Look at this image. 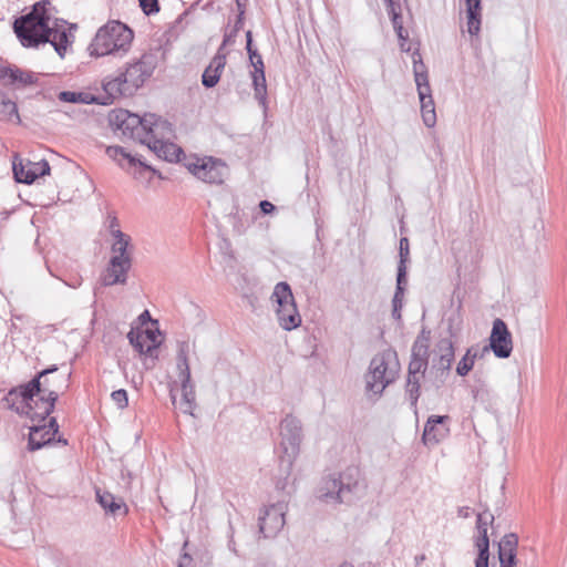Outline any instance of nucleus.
Instances as JSON below:
<instances>
[{"label": "nucleus", "mask_w": 567, "mask_h": 567, "mask_svg": "<svg viewBox=\"0 0 567 567\" xmlns=\"http://www.w3.org/2000/svg\"><path fill=\"white\" fill-rule=\"evenodd\" d=\"M492 350L495 357L506 359L511 355L513 350L512 334L506 323L497 318L493 321L492 332L489 336V347H484L482 354Z\"/></svg>", "instance_id": "2eb2a0df"}, {"label": "nucleus", "mask_w": 567, "mask_h": 567, "mask_svg": "<svg viewBox=\"0 0 567 567\" xmlns=\"http://www.w3.org/2000/svg\"><path fill=\"white\" fill-rule=\"evenodd\" d=\"M287 505L282 502L271 504L259 516V532L265 538L275 537L285 526Z\"/></svg>", "instance_id": "dca6fc26"}, {"label": "nucleus", "mask_w": 567, "mask_h": 567, "mask_svg": "<svg viewBox=\"0 0 567 567\" xmlns=\"http://www.w3.org/2000/svg\"><path fill=\"white\" fill-rule=\"evenodd\" d=\"M413 73L414 80L417 89L419 96H423V94L429 95L431 92V86L429 83L427 70L425 64L422 61L421 54L419 51L413 53Z\"/></svg>", "instance_id": "393cba45"}, {"label": "nucleus", "mask_w": 567, "mask_h": 567, "mask_svg": "<svg viewBox=\"0 0 567 567\" xmlns=\"http://www.w3.org/2000/svg\"><path fill=\"white\" fill-rule=\"evenodd\" d=\"M392 353H379L370 362L365 374V390L373 395H381L384 389L394 381L395 375L389 370V360Z\"/></svg>", "instance_id": "9b49d317"}, {"label": "nucleus", "mask_w": 567, "mask_h": 567, "mask_svg": "<svg viewBox=\"0 0 567 567\" xmlns=\"http://www.w3.org/2000/svg\"><path fill=\"white\" fill-rule=\"evenodd\" d=\"M44 392H48V395L40 394L35 400H23L21 399L20 405L16 406L14 400L16 396L11 398L8 402L9 406L16 412L20 414H27L32 421H44L54 410L55 402L58 400V392L55 389H50V385L47 383L44 385Z\"/></svg>", "instance_id": "1a4fd4ad"}, {"label": "nucleus", "mask_w": 567, "mask_h": 567, "mask_svg": "<svg viewBox=\"0 0 567 567\" xmlns=\"http://www.w3.org/2000/svg\"><path fill=\"white\" fill-rule=\"evenodd\" d=\"M360 472L350 466L338 474L324 476L318 488V497L326 502L351 503L359 487Z\"/></svg>", "instance_id": "39448f33"}, {"label": "nucleus", "mask_w": 567, "mask_h": 567, "mask_svg": "<svg viewBox=\"0 0 567 567\" xmlns=\"http://www.w3.org/2000/svg\"><path fill=\"white\" fill-rule=\"evenodd\" d=\"M189 344L187 341L178 342L177 371L182 384L181 409L186 414H193L195 408V390L190 379L188 363Z\"/></svg>", "instance_id": "f8f14e48"}, {"label": "nucleus", "mask_w": 567, "mask_h": 567, "mask_svg": "<svg viewBox=\"0 0 567 567\" xmlns=\"http://www.w3.org/2000/svg\"><path fill=\"white\" fill-rule=\"evenodd\" d=\"M518 546V537L514 533L506 534L498 543V553H516Z\"/></svg>", "instance_id": "58836bf2"}, {"label": "nucleus", "mask_w": 567, "mask_h": 567, "mask_svg": "<svg viewBox=\"0 0 567 567\" xmlns=\"http://www.w3.org/2000/svg\"><path fill=\"white\" fill-rule=\"evenodd\" d=\"M58 99L66 103L97 104L99 96L89 92L61 91Z\"/></svg>", "instance_id": "473e14b6"}, {"label": "nucleus", "mask_w": 567, "mask_h": 567, "mask_svg": "<svg viewBox=\"0 0 567 567\" xmlns=\"http://www.w3.org/2000/svg\"><path fill=\"white\" fill-rule=\"evenodd\" d=\"M424 559H425V556H424V555H421V556H416V557H415L416 563L423 561Z\"/></svg>", "instance_id": "338daca9"}, {"label": "nucleus", "mask_w": 567, "mask_h": 567, "mask_svg": "<svg viewBox=\"0 0 567 567\" xmlns=\"http://www.w3.org/2000/svg\"><path fill=\"white\" fill-rule=\"evenodd\" d=\"M192 560L190 556L185 554L182 560L178 564V567H186V565Z\"/></svg>", "instance_id": "13d9d810"}, {"label": "nucleus", "mask_w": 567, "mask_h": 567, "mask_svg": "<svg viewBox=\"0 0 567 567\" xmlns=\"http://www.w3.org/2000/svg\"><path fill=\"white\" fill-rule=\"evenodd\" d=\"M155 68L156 55L153 53H144L138 60L130 63L122 74L130 85L128 87L134 92L152 76Z\"/></svg>", "instance_id": "4468645a"}, {"label": "nucleus", "mask_w": 567, "mask_h": 567, "mask_svg": "<svg viewBox=\"0 0 567 567\" xmlns=\"http://www.w3.org/2000/svg\"><path fill=\"white\" fill-rule=\"evenodd\" d=\"M386 11L391 18V22H392V25H393V29H400L401 27H403V21H402V14H401V6L400 3L393 6V7H389L386 8Z\"/></svg>", "instance_id": "a19ab883"}, {"label": "nucleus", "mask_w": 567, "mask_h": 567, "mask_svg": "<svg viewBox=\"0 0 567 567\" xmlns=\"http://www.w3.org/2000/svg\"><path fill=\"white\" fill-rule=\"evenodd\" d=\"M399 264L396 275L400 277H406V262L410 258V244L406 237H402L399 244Z\"/></svg>", "instance_id": "e433bc0d"}, {"label": "nucleus", "mask_w": 567, "mask_h": 567, "mask_svg": "<svg viewBox=\"0 0 567 567\" xmlns=\"http://www.w3.org/2000/svg\"><path fill=\"white\" fill-rule=\"evenodd\" d=\"M56 371L58 365L53 364L40 371L28 383L22 384L19 388L11 389L6 398L7 402H9L10 399L13 396L30 401L35 395H48V392H44L43 390L47 383L50 385V389H55L58 393L61 389H66L69 386V379L71 377V372H69L68 374L55 375L52 379L48 378L49 374H52Z\"/></svg>", "instance_id": "0eeeda50"}, {"label": "nucleus", "mask_w": 567, "mask_h": 567, "mask_svg": "<svg viewBox=\"0 0 567 567\" xmlns=\"http://www.w3.org/2000/svg\"><path fill=\"white\" fill-rule=\"evenodd\" d=\"M49 0H42L33 4L32 10L16 19L13 30L23 47L37 48L39 44L48 43L50 37Z\"/></svg>", "instance_id": "f03ea898"}, {"label": "nucleus", "mask_w": 567, "mask_h": 567, "mask_svg": "<svg viewBox=\"0 0 567 567\" xmlns=\"http://www.w3.org/2000/svg\"><path fill=\"white\" fill-rule=\"evenodd\" d=\"M243 25H244V17L237 16V19L235 21L233 30H235V32H239V30L243 28Z\"/></svg>", "instance_id": "6e6d98bb"}, {"label": "nucleus", "mask_w": 567, "mask_h": 567, "mask_svg": "<svg viewBox=\"0 0 567 567\" xmlns=\"http://www.w3.org/2000/svg\"><path fill=\"white\" fill-rule=\"evenodd\" d=\"M259 207L264 214H270L276 209L275 205L269 200H261Z\"/></svg>", "instance_id": "603ef678"}, {"label": "nucleus", "mask_w": 567, "mask_h": 567, "mask_svg": "<svg viewBox=\"0 0 567 567\" xmlns=\"http://www.w3.org/2000/svg\"><path fill=\"white\" fill-rule=\"evenodd\" d=\"M59 442L66 444V440L59 439Z\"/></svg>", "instance_id": "774afa93"}, {"label": "nucleus", "mask_w": 567, "mask_h": 567, "mask_svg": "<svg viewBox=\"0 0 567 567\" xmlns=\"http://www.w3.org/2000/svg\"><path fill=\"white\" fill-rule=\"evenodd\" d=\"M339 567H354L353 564L349 561H343Z\"/></svg>", "instance_id": "69168bd1"}, {"label": "nucleus", "mask_w": 567, "mask_h": 567, "mask_svg": "<svg viewBox=\"0 0 567 567\" xmlns=\"http://www.w3.org/2000/svg\"><path fill=\"white\" fill-rule=\"evenodd\" d=\"M225 64L226 55L217 51L216 55L212 59L210 63L202 75V83L205 87L212 89L218 83Z\"/></svg>", "instance_id": "b1692460"}, {"label": "nucleus", "mask_w": 567, "mask_h": 567, "mask_svg": "<svg viewBox=\"0 0 567 567\" xmlns=\"http://www.w3.org/2000/svg\"><path fill=\"white\" fill-rule=\"evenodd\" d=\"M0 81H2L3 84L19 83L27 86L34 84L37 82V78L34 73L21 70L17 66H2L0 68Z\"/></svg>", "instance_id": "5701e85b"}, {"label": "nucleus", "mask_w": 567, "mask_h": 567, "mask_svg": "<svg viewBox=\"0 0 567 567\" xmlns=\"http://www.w3.org/2000/svg\"><path fill=\"white\" fill-rule=\"evenodd\" d=\"M475 547L477 548V550H481V549L484 550V549H488L489 548L488 535L485 533L484 529L481 533V535L477 536V538L475 540Z\"/></svg>", "instance_id": "49530a36"}, {"label": "nucleus", "mask_w": 567, "mask_h": 567, "mask_svg": "<svg viewBox=\"0 0 567 567\" xmlns=\"http://www.w3.org/2000/svg\"><path fill=\"white\" fill-rule=\"evenodd\" d=\"M449 421V415H431L424 425L423 443L425 445H435L445 439L450 432L446 424Z\"/></svg>", "instance_id": "6ab92c4d"}, {"label": "nucleus", "mask_w": 567, "mask_h": 567, "mask_svg": "<svg viewBox=\"0 0 567 567\" xmlns=\"http://www.w3.org/2000/svg\"><path fill=\"white\" fill-rule=\"evenodd\" d=\"M127 339L130 343L141 354L148 353L152 354V351L157 348V344H147V339H150L148 334H144L143 332H135L131 330L127 333Z\"/></svg>", "instance_id": "f704fd0d"}, {"label": "nucleus", "mask_w": 567, "mask_h": 567, "mask_svg": "<svg viewBox=\"0 0 567 567\" xmlns=\"http://www.w3.org/2000/svg\"><path fill=\"white\" fill-rule=\"evenodd\" d=\"M454 358L455 353L452 340L449 338L439 340L433 350L432 365L430 369L432 385L436 390L443 386L450 375Z\"/></svg>", "instance_id": "9d476101"}, {"label": "nucleus", "mask_w": 567, "mask_h": 567, "mask_svg": "<svg viewBox=\"0 0 567 567\" xmlns=\"http://www.w3.org/2000/svg\"><path fill=\"white\" fill-rule=\"evenodd\" d=\"M140 319H141V320L150 319V312H148L147 310H145V311L140 316Z\"/></svg>", "instance_id": "e2e57ef3"}, {"label": "nucleus", "mask_w": 567, "mask_h": 567, "mask_svg": "<svg viewBox=\"0 0 567 567\" xmlns=\"http://www.w3.org/2000/svg\"><path fill=\"white\" fill-rule=\"evenodd\" d=\"M246 50L254 69H257L259 64H264L261 55L252 48V33L250 30L246 32Z\"/></svg>", "instance_id": "ea45409f"}, {"label": "nucleus", "mask_w": 567, "mask_h": 567, "mask_svg": "<svg viewBox=\"0 0 567 567\" xmlns=\"http://www.w3.org/2000/svg\"><path fill=\"white\" fill-rule=\"evenodd\" d=\"M238 32H235V30L226 31L224 34L223 43L220 48L218 49L219 53L221 52L223 48L229 44H233L235 42V38L237 37Z\"/></svg>", "instance_id": "de8ad7c7"}, {"label": "nucleus", "mask_w": 567, "mask_h": 567, "mask_svg": "<svg viewBox=\"0 0 567 567\" xmlns=\"http://www.w3.org/2000/svg\"><path fill=\"white\" fill-rule=\"evenodd\" d=\"M53 439V435L48 433V429L45 426H31L29 433L28 447L30 451L40 450L47 444H50Z\"/></svg>", "instance_id": "c756f323"}, {"label": "nucleus", "mask_w": 567, "mask_h": 567, "mask_svg": "<svg viewBox=\"0 0 567 567\" xmlns=\"http://www.w3.org/2000/svg\"><path fill=\"white\" fill-rule=\"evenodd\" d=\"M499 567H516L517 554L516 553H498Z\"/></svg>", "instance_id": "37998d69"}, {"label": "nucleus", "mask_w": 567, "mask_h": 567, "mask_svg": "<svg viewBox=\"0 0 567 567\" xmlns=\"http://www.w3.org/2000/svg\"><path fill=\"white\" fill-rule=\"evenodd\" d=\"M140 7L146 16L157 13L159 11L158 0H138Z\"/></svg>", "instance_id": "c03bdc74"}, {"label": "nucleus", "mask_w": 567, "mask_h": 567, "mask_svg": "<svg viewBox=\"0 0 567 567\" xmlns=\"http://www.w3.org/2000/svg\"><path fill=\"white\" fill-rule=\"evenodd\" d=\"M173 134V126L169 123V131L165 130L164 136L152 137V143H150L148 148L153 151L159 158H163L169 163H175L181 161V156L184 155V151L182 147L177 146L174 143L165 142L164 140H168Z\"/></svg>", "instance_id": "a211bd4d"}, {"label": "nucleus", "mask_w": 567, "mask_h": 567, "mask_svg": "<svg viewBox=\"0 0 567 567\" xmlns=\"http://www.w3.org/2000/svg\"><path fill=\"white\" fill-rule=\"evenodd\" d=\"M467 13V31L475 35L481 29V0H465Z\"/></svg>", "instance_id": "7c9ffc66"}, {"label": "nucleus", "mask_w": 567, "mask_h": 567, "mask_svg": "<svg viewBox=\"0 0 567 567\" xmlns=\"http://www.w3.org/2000/svg\"><path fill=\"white\" fill-rule=\"evenodd\" d=\"M251 80L255 91V97L256 100H258L259 104L265 107L267 102V83L264 64H259L257 69H254V71H251Z\"/></svg>", "instance_id": "cd10ccee"}, {"label": "nucleus", "mask_w": 567, "mask_h": 567, "mask_svg": "<svg viewBox=\"0 0 567 567\" xmlns=\"http://www.w3.org/2000/svg\"><path fill=\"white\" fill-rule=\"evenodd\" d=\"M399 40L401 41V49L403 51H405V48H404V43L408 41L409 39V32L404 29V27H401L400 29H395L394 30ZM406 51H409V49H406Z\"/></svg>", "instance_id": "8fccbe9b"}, {"label": "nucleus", "mask_w": 567, "mask_h": 567, "mask_svg": "<svg viewBox=\"0 0 567 567\" xmlns=\"http://www.w3.org/2000/svg\"><path fill=\"white\" fill-rule=\"evenodd\" d=\"M406 285V277H400L396 275V287L392 299V317L394 319H401V309L403 306V297Z\"/></svg>", "instance_id": "c9c22d12"}, {"label": "nucleus", "mask_w": 567, "mask_h": 567, "mask_svg": "<svg viewBox=\"0 0 567 567\" xmlns=\"http://www.w3.org/2000/svg\"><path fill=\"white\" fill-rule=\"evenodd\" d=\"M228 547L234 551L236 553V549H235V543L233 539L229 540V544H228Z\"/></svg>", "instance_id": "0e129e2a"}, {"label": "nucleus", "mask_w": 567, "mask_h": 567, "mask_svg": "<svg viewBox=\"0 0 567 567\" xmlns=\"http://www.w3.org/2000/svg\"><path fill=\"white\" fill-rule=\"evenodd\" d=\"M42 426H45L48 429V433L51 435H55L59 431V425L55 417H51L48 422V424H43Z\"/></svg>", "instance_id": "3c124183"}, {"label": "nucleus", "mask_w": 567, "mask_h": 567, "mask_svg": "<svg viewBox=\"0 0 567 567\" xmlns=\"http://www.w3.org/2000/svg\"><path fill=\"white\" fill-rule=\"evenodd\" d=\"M110 124L114 130L121 131L123 136L145 145L152 143V137L164 136L165 130L169 131V122L156 114L140 116L123 109L110 114Z\"/></svg>", "instance_id": "f257e3e1"}, {"label": "nucleus", "mask_w": 567, "mask_h": 567, "mask_svg": "<svg viewBox=\"0 0 567 567\" xmlns=\"http://www.w3.org/2000/svg\"><path fill=\"white\" fill-rule=\"evenodd\" d=\"M493 522H494V515L489 514L488 519H484L483 515L478 514L477 522H476V528H477L478 535H481L483 529L487 534V525L492 524Z\"/></svg>", "instance_id": "a18cd8bd"}, {"label": "nucleus", "mask_w": 567, "mask_h": 567, "mask_svg": "<svg viewBox=\"0 0 567 567\" xmlns=\"http://www.w3.org/2000/svg\"><path fill=\"white\" fill-rule=\"evenodd\" d=\"M113 243L111 245L112 256L102 274V285L105 287L125 285L127 274L132 267V239L121 229L112 228Z\"/></svg>", "instance_id": "7ed1b4c3"}, {"label": "nucleus", "mask_w": 567, "mask_h": 567, "mask_svg": "<svg viewBox=\"0 0 567 567\" xmlns=\"http://www.w3.org/2000/svg\"><path fill=\"white\" fill-rule=\"evenodd\" d=\"M247 2H248V1H239V2H236L237 10H238V14H237V16L244 17V14H245V10H246V6H247Z\"/></svg>", "instance_id": "5fc2aeb1"}, {"label": "nucleus", "mask_w": 567, "mask_h": 567, "mask_svg": "<svg viewBox=\"0 0 567 567\" xmlns=\"http://www.w3.org/2000/svg\"><path fill=\"white\" fill-rule=\"evenodd\" d=\"M186 166L194 176L209 184H221L228 174L227 165L213 157L197 158Z\"/></svg>", "instance_id": "ddd939ff"}, {"label": "nucleus", "mask_w": 567, "mask_h": 567, "mask_svg": "<svg viewBox=\"0 0 567 567\" xmlns=\"http://www.w3.org/2000/svg\"><path fill=\"white\" fill-rule=\"evenodd\" d=\"M106 154L109 157H111L113 161L117 162V164L125 169H130L131 167L140 166L143 169L152 171L153 173H156V171L145 164L143 161L136 158L131 153H127L125 148L122 146H107L106 147Z\"/></svg>", "instance_id": "4be33fe9"}, {"label": "nucleus", "mask_w": 567, "mask_h": 567, "mask_svg": "<svg viewBox=\"0 0 567 567\" xmlns=\"http://www.w3.org/2000/svg\"><path fill=\"white\" fill-rule=\"evenodd\" d=\"M478 357V351L474 348L467 349L465 355L460 360L456 365V373L460 377H465L473 369L474 361Z\"/></svg>", "instance_id": "4c0bfd02"}, {"label": "nucleus", "mask_w": 567, "mask_h": 567, "mask_svg": "<svg viewBox=\"0 0 567 567\" xmlns=\"http://www.w3.org/2000/svg\"><path fill=\"white\" fill-rule=\"evenodd\" d=\"M271 300L277 303L276 315L278 323L284 330L291 331L301 324V316L287 282L280 281L275 286Z\"/></svg>", "instance_id": "6e6552de"}, {"label": "nucleus", "mask_w": 567, "mask_h": 567, "mask_svg": "<svg viewBox=\"0 0 567 567\" xmlns=\"http://www.w3.org/2000/svg\"><path fill=\"white\" fill-rule=\"evenodd\" d=\"M475 567H488V559L477 556L475 559Z\"/></svg>", "instance_id": "864d4df0"}, {"label": "nucleus", "mask_w": 567, "mask_h": 567, "mask_svg": "<svg viewBox=\"0 0 567 567\" xmlns=\"http://www.w3.org/2000/svg\"><path fill=\"white\" fill-rule=\"evenodd\" d=\"M111 398L118 409H125L128 405L127 392L124 389L113 391Z\"/></svg>", "instance_id": "79ce46f5"}, {"label": "nucleus", "mask_w": 567, "mask_h": 567, "mask_svg": "<svg viewBox=\"0 0 567 567\" xmlns=\"http://www.w3.org/2000/svg\"><path fill=\"white\" fill-rule=\"evenodd\" d=\"M68 22L64 20L55 19L53 24L50 25V37L48 42L51 43L56 53L63 58L68 47L73 41V35L68 28Z\"/></svg>", "instance_id": "412c9836"}, {"label": "nucleus", "mask_w": 567, "mask_h": 567, "mask_svg": "<svg viewBox=\"0 0 567 567\" xmlns=\"http://www.w3.org/2000/svg\"><path fill=\"white\" fill-rule=\"evenodd\" d=\"M34 166L35 163L30 161L27 164H23L22 161L19 163L13 161L12 169L14 179L18 183L32 184L39 177V171H37Z\"/></svg>", "instance_id": "bb28decb"}, {"label": "nucleus", "mask_w": 567, "mask_h": 567, "mask_svg": "<svg viewBox=\"0 0 567 567\" xmlns=\"http://www.w3.org/2000/svg\"><path fill=\"white\" fill-rule=\"evenodd\" d=\"M104 93L99 96L97 104L107 105L113 102V100L120 95H131L133 91L127 84L125 78L122 72L118 73L115 78L104 79L102 82Z\"/></svg>", "instance_id": "aec40b11"}, {"label": "nucleus", "mask_w": 567, "mask_h": 567, "mask_svg": "<svg viewBox=\"0 0 567 567\" xmlns=\"http://www.w3.org/2000/svg\"><path fill=\"white\" fill-rule=\"evenodd\" d=\"M144 334H148L150 336V339H147V341H150L151 343L150 344H157V341H156V334L153 330H146L143 332Z\"/></svg>", "instance_id": "4d7b16f0"}, {"label": "nucleus", "mask_w": 567, "mask_h": 567, "mask_svg": "<svg viewBox=\"0 0 567 567\" xmlns=\"http://www.w3.org/2000/svg\"><path fill=\"white\" fill-rule=\"evenodd\" d=\"M96 501L107 512L113 515H116L122 511L123 515L127 513V506L123 502L122 498H116L113 494L109 492H102L101 489H96Z\"/></svg>", "instance_id": "a878e982"}, {"label": "nucleus", "mask_w": 567, "mask_h": 567, "mask_svg": "<svg viewBox=\"0 0 567 567\" xmlns=\"http://www.w3.org/2000/svg\"><path fill=\"white\" fill-rule=\"evenodd\" d=\"M0 121L20 123V116L16 102L7 97L0 90Z\"/></svg>", "instance_id": "2f4dec72"}, {"label": "nucleus", "mask_w": 567, "mask_h": 567, "mask_svg": "<svg viewBox=\"0 0 567 567\" xmlns=\"http://www.w3.org/2000/svg\"><path fill=\"white\" fill-rule=\"evenodd\" d=\"M280 468L282 473L288 475L300 453V444L303 439L300 420L291 414L286 415L280 423Z\"/></svg>", "instance_id": "423d86ee"}, {"label": "nucleus", "mask_w": 567, "mask_h": 567, "mask_svg": "<svg viewBox=\"0 0 567 567\" xmlns=\"http://www.w3.org/2000/svg\"><path fill=\"white\" fill-rule=\"evenodd\" d=\"M477 556L480 557H485L487 559H489V548L488 549H481V550H477Z\"/></svg>", "instance_id": "bf43d9fd"}, {"label": "nucleus", "mask_w": 567, "mask_h": 567, "mask_svg": "<svg viewBox=\"0 0 567 567\" xmlns=\"http://www.w3.org/2000/svg\"><path fill=\"white\" fill-rule=\"evenodd\" d=\"M34 168L39 171V177L50 174V165L45 159L37 162Z\"/></svg>", "instance_id": "09e8293b"}, {"label": "nucleus", "mask_w": 567, "mask_h": 567, "mask_svg": "<svg viewBox=\"0 0 567 567\" xmlns=\"http://www.w3.org/2000/svg\"><path fill=\"white\" fill-rule=\"evenodd\" d=\"M133 31L120 21H109L101 27L92 43L90 50L92 55L104 56L107 54L125 53L133 41Z\"/></svg>", "instance_id": "20e7f679"}, {"label": "nucleus", "mask_w": 567, "mask_h": 567, "mask_svg": "<svg viewBox=\"0 0 567 567\" xmlns=\"http://www.w3.org/2000/svg\"><path fill=\"white\" fill-rule=\"evenodd\" d=\"M424 374L417 375L416 373L408 372V378L405 382V395L410 401V405L413 409L414 413H417V401L421 394V380L424 378Z\"/></svg>", "instance_id": "c85d7f7f"}, {"label": "nucleus", "mask_w": 567, "mask_h": 567, "mask_svg": "<svg viewBox=\"0 0 567 567\" xmlns=\"http://www.w3.org/2000/svg\"><path fill=\"white\" fill-rule=\"evenodd\" d=\"M430 357V332L422 330L411 348V359L408 365V372L424 374L429 368Z\"/></svg>", "instance_id": "f3484780"}, {"label": "nucleus", "mask_w": 567, "mask_h": 567, "mask_svg": "<svg viewBox=\"0 0 567 567\" xmlns=\"http://www.w3.org/2000/svg\"><path fill=\"white\" fill-rule=\"evenodd\" d=\"M419 99L423 123L427 127H433L436 123V113L432 93H429V95L423 94V96H419Z\"/></svg>", "instance_id": "72a5a7b5"}, {"label": "nucleus", "mask_w": 567, "mask_h": 567, "mask_svg": "<svg viewBox=\"0 0 567 567\" xmlns=\"http://www.w3.org/2000/svg\"><path fill=\"white\" fill-rule=\"evenodd\" d=\"M384 3H385V7L389 8V7H393V6L398 4L399 2H395L394 0H384Z\"/></svg>", "instance_id": "052dcab7"}, {"label": "nucleus", "mask_w": 567, "mask_h": 567, "mask_svg": "<svg viewBox=\"0 0 567 567\" xmlns=\"http://www.w3.org/2000/svg\"><path fill=\"white\" fill-rule=\"evenodd\" d=\"M112 226H113V229H120L116 218H113V220L111 221V226H110L111 229H112Z\"/></svg>", "instance_id": "680f3d73"}]
</instances>
